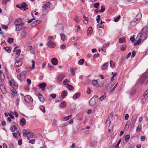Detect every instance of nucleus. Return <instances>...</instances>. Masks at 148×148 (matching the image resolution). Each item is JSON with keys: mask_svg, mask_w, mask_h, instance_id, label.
<instances>
[{"mask_svg": "<svg viewBox=\"0 0 148 148\" xmlns=\"http://www.w3.org/2000/svg\"><path fill=\"white\" fill-rule=\"evenodd\" d=\"M148 36V31H147V27L144 26L142 29V31L141 33L138 35V36L142 38L143 39H145Z\"/></svg>", "mask_w": 148, "mask_h": 148, "instance_id": "obj_1", "label": "nucleus"}, {"mask_svg": "<svg viewBox=\"0 0 148 148\" xmlns=\"http://www.w3.org/2000/svg\"><path fill=\"white\" fill-rule=\"evenodd\" d=\"M51 3L48 2H45L43 3V5L42 6V12H48L50 10V6Z\"/></svg>", "mask_w": 148, "mask_h": 148, "instance_id": "obj_2", "label": "nucleus"}, {"mask_svg": "<svg viewBox=\"0 0 148 148\" xmlns=\"http://www.w3.org/2000/svg\"><path fill=\"white\" fill-rule=\"evenodd\" d=\"M16 7L23 11L28 9L27 4L25 2L23 3L21 5H17Z\"/></svg>", "mask_w": 148, "mask_h": 148, "instance_id": "obj_3", "label": "nucleus"}, {"mask_svg": "<svg viewBox=\"0 0 148 148\" xmlns=\"http://www.w3.org/2000/svg\"><path fill=\"white\" fill-rule=\"evenodd\" d=\"M24 100L27 103H31L32 102L33 100L31 97L29 95H27L24 97Z\"/></svg>", "mask_w": 148, "mask_h": 148, "instance_id": "obj_4", "label": "nucleus"}, {"mask_svg": "<svg viewBox=\"0 0 148 148\" xmlns=\"http://www.w3.org/2000/svg\"><path fill=\"white\" fill-rule=\"evenodd\" d=\"M24 25V23H21L20 24H17V25H15L16 30V31H20L22 29H24L25 28V27H24L23 26Z\"/></svg>", "mask_w": 148, "mask_h": 148, "instance_id": "obj_5", "label": "nucleus"}, {"mask_svg": "<svg viewBox=\"0 0 148 148\" xmlns=\"http://www.w3.org/2000/svg\"><path fill=\"white\" fill-rule=\"evenodd\" d=\"M137 116L136 115H134L133 116L132 120H131L130 126L131 127H133L136 122L137 118Z\"/></svg>", "mask_w": 148, "mask_h": 148, "instance_id": "obj_6", "label": "nucleus"}, {"mask_svg": "<svg viewBox=\"0 0 148 148\" xmlns=\"http://www.w3.org/2000/svg\"><path fill=\"white\" fill-rule=\"evenodd\" d=\"M148 77V73H144L140 79V82L142 83Z\"/></svg>", "mask_w": 148, "mask_h": 148, "instance_id": "obj_7", "label": "nucleus"}, {"mask_svg": "<svg viewBox=\"0 0 148 148\" xmlns=\"http://www.w3.org/2000/svg\"><path fill=\"white\" fill-rule=\"evenodd\" d=\"M65 77L64 75L63 74H60L58 75L57 77L58 81L60 82H61L64 78Z\"/></svg>", "mask_w": 148, "mask_h": 148, "instance_id": "obj_8", "label": "nucleus"}, {"mask_svg": "<svg viewBox=\"0 0 148 148\" xmlns=\"http://www.w3.org/2000/svg\"><path fill=\"white\" fill-rule=\"evenodd\" d=\"M46 86L47 84L46 83L42 82L39 84L38 85V86L42 90H45Z\"/></svg>", "mask_w": 148, "mask_h": 148, "instance_id": "obj_9", "label": "nucleus"}, {"mask_svg": "<svg viewBox=\"0 0 148 148\" xmlns=\"http://www.w3.org/2000/svg\"><path fill=\"white\" fill-rule=\"evenodd\" d=\"M10 85L13 88L17 89L18 88V84L17 83L14 81H12V82L10 81L9 82Z\"/></svg>", "mask_w": 148, "mask_h": 148, "instance_id": "obj_10", "label": "nucleus"}, {"mask_svg": "<svg viewBox=\"0 0 148 148\" xmlns=\"http://www.w3.org/2000/svg\"><path fill=\"white\" fill-rule=\"evenodd\" d=\"M96 101L95 100L94 98L92 97L90 100L89 103L90 106H93L96 104Z\"/></svg>", "mask_w": 148, "mask_h": 148, "instance_id": "obj_11", "label": "nucleus"}, {"mask_svg": "<svg viewBox=\"0 0 148 148\" xmlns=\"http://www.w3.org/2000/svg\"><path fill=\"white\" fill-rule=\"evenodd\" d=\"M47 46L50 48H53L55 46L54 43L52 41H49L47 44Z\"/></svg>", "mask_w": 148, "mask_h": 148, "instance_id": "obj_12", "label": "nucleus"}, {"mask_svg": "<svg viewBox=\"0 0 148 148\" xmlns=\"http://www.w3.org/2000/svg\"><path fill=\"white\" fill-rule=\"evenodd\" d=\"M51 62L52 64L54 65H57L58 63V60L57 59V58H55L52 59Z\"/></svg>", "mask_w": 148, "mask_h": 148, "instance_id": "obj_13", "label": "nucleus"}, {"mask_svg": "<svg viewBox=\"0 0 148 148\" xmlns=\"http://www.w3.org/2000/svg\"><path fill=\"white\" fill-rule=\"evenodd\" d=\"M40 22V20H37L32 22V25L33 27H35L38 25Z\"/></svg>", "mask_w": 148, "mask_h": 148, "instance_id": "obj_14", "label": "nucleus"}, {"mask_svg": "<svg viewBox=\"0 0 148 148\" xmlns=\"http://www.w3.org/2000/svg\"><path fill=\"white\" fill-rule=\"evenodd\" d=\"M39 99L42 102H43L44 101V98L43 96L40 93H37Z\"/></svg>", "mask_w": 148, "mask_h": 148, "instance_id": "obj_15", "label": "nucleus"}, {"mask_svg": "<svg viewBox=\"0 0 148 148\" xmlns=\"http://www.w3.org/2000/svg\"><path fill=\"white\" fill-rule=\"evenodd\" d=\"M84 18L83 23L86 24H87L88 23V17H86L85 15H83Z\"/></svg>", "mask_w": 148, "mask_h": 148, "instance_id": "obj_16", "label": "nucleus"}, {"mask_svg": "<svg viewBox=\"0 0 148 148\" xmlns=\"http://www.w3.org/2000/svg\"><path fill=\"white\" fill-rule=\"evenodd\" d=\"M141 14L138 13L136 15L135 19L138 21V22H139L141 18Z\"/></svg>", "mask_w": 148, "mask_h": 148, "instance_id": "obj_17", "label": "nucleus"}, {"mask_svg": "<svg viewBox=\"0 0 148 148\" xmlns=\"http://www.w3.org/2000/svg\"><path fill=\"white\" fill-rule=\"evenodd\" d=\"M80 92H77L75 93L73 96V98L74 100H75L78 98L80 97Z\"/></svg>", "mask_w": 148, "mask_h": 148, "instance_id": "obj_18", "label": "nucleus"}, {"mask_svg": "<svg viewBox=\"0 0 148 148\" xmlns=\"http://www.w3.org/2000/svg\"><path fill=\"white\" fill-rule=\"evenodd\" d=\"M20 123L21 125L22 126L25 125L26 124L25 119L24 118H22L20 121Z\"/></svg>", "mask_w": 148, "mask_h": 148, "instance_id": "obj_19", "label": "nucleus"}, {"mask_svg": "<svg viewBox=\"0 0 148 148\" xmlns=\"http://www.w3.org/2000/svg\"><path fill=\"white\" fill-rule=\"evenodd\" d=\"M139 22H138V21L134 18L131 23L130 25L132 26H134L137 24Z\"/></svg>", "mask_w": 148, "mask_h": 148, "instance_id": "obj_20", "label": "nucleus"}, {"mask_svg": "<svg viewBox=\"0 0 148 148\" xmlns=\"http://www.w3.org/2000/svg\"><path fill=\"white\" fill-rule=\"evenodd\" d=\"M22 64V62L21 61H19L16 62L15 64V66L17 67L21 66Z\"/></svg>", "mask_w": 148, "mask_h": 148, "instance_id": "obj_21", "label": "nucleus"}, {"mask_svg": "<svg viewBox=\"0 0 148 148\" xmlns=\"http://www.w3.org/2000/svg\"><path fill=\"white\" fill-rule=\"evenodd\" d=\"M62 98H64L66 97L67 95V92L65 90L63 91L61 94Z\"/></svg>", "mask_w": 148, "mask_h": 148, "instance_id": "obj_22", "label": "nucleus"}, {"mask_svg": "<svg viewBox=\"0 0 148 148\" xmlns=\"http://www.w3.org/2000/svg\"><path fill=\"white\" fill-rule=\"evenodd\" d=\"M108 62L104 63L102 65L101 69L103 70L106 69L108 66Z\"/></svg>", "mask_w": 148, "mask_h": 148, "instance_id": "obj_23", "label": "nucleus"}, {"mask_svg": "<svg viewBox=\"0 0 148 148\" xmlns=\"http://www.w3.org/2000/svg\"><path fill=\"white\" fill-rule=\"evenodd\" d=\"M92 32V28L91 27H89L87 30V35H89L91 34Z\"/></svg>", "mask_w": 148, "mask_h": 148, "instance_id": "obj_24", "label": "nucleus"}, {"mask_svg": "<svg viewBox=\"0 0 148 148\" xmlns=\"http://www.w3.org/2000/svg\"><path fill=\"white\" fill-rule=\"evenodd\" d=\"M97 145V141L95 140L92 141L90 144V146L92 147H95Z\"/></svg>", "mask_w": 148, "mask_h": 148, "instance_id": "obj_25", "label": "nucleus"}, {"mask_svg": "<svg viewBox=\"0 0 148 148\" xmlns=\"http://www.w3.org/2000/svg\"><path fill=\"white\" fill-rule=\"evenodd\" d=\"M22 22L21 19H19L16 20L14 22V24L15 25V26L17 25L20 24L21 23H23Z\"/></svg>", "mask_w": 148, "mask_h": 148, "instance_id": "obj_26", "label": "nucleus"}, {"mask_svg": "<svg viewBox=\"0 0 148 148\" xmlns=\"http://www.w3.org/2000/svg\"><path fill=\"white\" fill-rule=\"evenodd\" d=\"M66 88L69 90H73L74 89V88L73 87L72 85L69 84H66Z\"/></svg>", "mask_w": 148, "mask_h": 148, "instance_id": "obj_27", "label": "nucleus"}, {"mask_svg": "<svg viewBox=\"0 0 148 148\" xmlns=\"http://www.w3.org/2000/svg\"><path fill=\"white\" fill-rule=\"evenodd\" d=\"M141 40L142 39H141V38H140L138 40H137L136 42H135L134 43V45L135 46H136L138 45L140 43L141 41Z\"/></svg>", "mask_w": 148, "mask_h": 148, "instance_id": "obj_28", "label": "nucleus"}, {"mask_svg": "<svg viewBox=\"0 0 148 148\" xmlns=\"http://www.w3.org/2000/svg\"><path fill=\"white\" fill-rule=\"evenodd\" d=\"M60 36L61 39L63 41H65L67 40V37L64 34H61Z\"/></svg>", "mask_w": 148, "mask_h": 148, "instance_id": "obj_29", "label": "nucleus"}, {"mask_svg": "<svg viewBox=\"0 0 148 148\" xmlns=\"http://www.w3.org/2000/svg\"><path fill=\"white\" fill-rule=\"evenodd\" d=\"M0 75L1 78L0 79V83H1L4 80L5 78V76L3 73L2 74Z\"/></svg>", "mask_w": 148, "mask_h": 148, "instance_id": "obj_30", "label": "nucleus"}, {"mask_svg": "<svg viewBox=\"0 0 148 148\" xmlns=\"http://www.w3.org/2000/svg\"><path fill=\"white\" fill-rule=\"evenodd\" d=\"M1 89L2 92L3 94H5L6 93V91L5 88L4 86H2L1 87Z\"/></svg>", "mask_w": 148, "mask_h": 148, "instance_id": "obj_31", "label": "nucleus"}, {"mask_svg": "<svg viewBox=\"0 0 148 148\" xmlns=\"http://www.w3.org/2000/svg\"><path fill=\"white\" fill-rule=\"evenodd\" d=\"M29 132H27L25 130H23V136H25V137H27V135L29 134Z\"/></svg>", "mask_w": 148, "mask_h": 148, "instance_id": "obj_32", "label": "nucleus"}, {"mask_svg": "<svg viewBox=\"0 0 148 148\" xmlns=\"http://www.w3.org/2000/svg\"><path fill=\"white\" fill-rule=\"evenodd\" d=\"M142 129V126L141 124H139L137 127L136 129V132H139Z\"/></svg>", "mask_w": 148, "mask_h": 148, "instance_id": "obj_33", "label": "nucleus"}, {"mask_svg": "<svg viewBox=\"0 0 148 148\" xmlns=\"http://www.w3.org/2000/svg\"><path fill=\"white\" fill-rule=\"evenodd\" d=\"M21 34L22 37V38H24L26 36L27 33L25 31H22L21 32Z\"/></svg>", "mask_w": 148, "mask_h": 148, "instance_id": "obj_34", "label": "nucleus"}, {"mask_svg": "<svg viewBox=\"0 0 148 148\" xmlns=\"http://www.w3.org/2000/svg\"><path fill=\"white\" fill-rule=\"evenodd\" d=\"M74 20L76 22L78 23L79 22L80 20V18L78 16H76L74 19Z\"/></svg>", "mask_w": 148, "mask_h": 148, "instance_id": "obj_35", "label": "nucleus"}, {"mask_svg": "<svg viewBox=\"0 0 148 148\" xmlns=\"http://www.w3.org/2000/svg\"><path fill=\"white\" fill-rule=\"evenodd\" d=\"M66 105V102L64 101L62 102L60 104V107L61 108H64Z\"/></svg>", "mask_w": 148, "mask_h": 148, "instance_id": "obj_36", "label": "nucleus"}, {"mask_svg": "<svg viewBox=\"0 0 148 148\" xmlns=\"http://www.w3.org/2000/svg\"><path fill=\"white\" fill-rule=\"evenodd\" d=\"M71 115H69L66 116H64V121H66L69 120V119L71 118Z\"/></svg>", "mask_w": 148, "mask_h": 148, "instance_id": "obj_37", "label": "nucleus"}, {"mask_svg": "<svg viewBox=\"0 0 148 148\" xmlns=\"http://www.w3.org/2000/svg\"><path fill=\"white\" fill-rule=\"evenodd\" d=\"M106 124L107 125H108V126H109L110 124V121L109 120V117H108L107 119L106 120Z\"/></svg>", "mask_w": 148, "mask_h": 148, "instance_id": "obj_38", "label": "nucleus"}, {"mask_svg": "<svg viewBox=\"0 0 148 148\" xmlns=\"http://www.w3.org/2000/svg\"><path fill=\"white\" fill-rule=\"evenodd\" d=\"M126 48V46L125 45H122L121 47H120V49L122 51H124Z\"/></svg>", "mask_w": 148, "mask_h": 148, "instance_id": "obj_39", "label": "nucleus"}, {"mask_svg": "<svg viewBox=\"0 0 148 148\" xmlns=\"http://www.w3.org/2000/svg\"><path fill=\"white\" fill-rule=\"evenodd\" d=\"M40 110L43 112L45 113V107L43 106H40L39 108Z\"/></svg>", "mask_w": 148, "mask_h": 148, "instance_id": "obj_40", "label": "nucleus"}, {"mask_svg": "<svg viewBox=\"0 0 148 148\" xmlns=\"http://www.w3.org/2000/svg\"><path fill=\"white\" fill-rule=\"evenodd\" d=\"M28 134L29 135V136L31 138H35V135L34 134L32 133L31 132H29Z\"/></svg>", "mask_w": 148, "mask_h": 148, "instance_id": "obj_41", "label": "nucleus"}, {"mask_svg": "<svg viewBox=\"0 0 148 148\" xmlns=\"http://www.w3.org/2000/svg\"><path fill=\"white\" fill-rule=\"evenodd\" d=\"M110 66L111 67H113L115 66V63L112 61L111 60L110 62Z\"/></svg>", "mask_w": 148, "mask_h": 148, "instance_id": "obj_42", "label": "nucleus"}, {"mask_svg": "<svg viewBox=\"0 0 148 148\" xmlns=\"http://www.w3.org/2000/svg\"><path fill=\"white\" fill-rule=\"evenodd\" d=\"M84 59H81L78 62V64L79 65H81L83 64L84 62Z\"/></svg>", "mask_w": 148, "mask_h": 148, "instance_id": "obj_43", "label": "nucleus"}, {"mask_svg": "<svg viewBox=\"0 0 148 148\" xmlns=\"http://www.w3.org/2000/svg\"><path fill=\"white\" fill-rule=\"evenodd\" d=\"M147 99V97H144V98H143L141 100V103L142 104H144L145 101H146Z\"/></svg>", "mask_w": 148, "mask_h": 148, "instance_id": "obj_44", "label": "nucleus"}, {"mask_svg": "<svg viewBox=\"0 0 148 148\" xmlns=\"http://www.w3.org/2000/svg\"><path fill=\"white\" fill-rule=\"evenodd\" d=\"M16 89L13 88V89L12 90V92L14 94V95H12L13 97H14V95H16L17 94L16 91Z\"/></svg>", "mask_w": 148, "mask_h": 148, "instance_id": "obj_45", "label": "nucleus"}, {"mask_svg": "<svg viewBox=\"0 0 148 148\" xmlns=\"http://www.w3.org/2000/svg\"><path fill=\"white\" fill-rule=\"evenodd\" d=\"M17 129V127L15 126L11 127L10 130L12 132H14Z\"/></svg>", "mask_w": 148, "mask_h": 148, "instance_id": "obj_46", "label": "nucleus"}, {"mask_svg": "<svg viewBox=\"0 0 148 148\" xmlns=\"http://www.w3.org/2000/svg\"><path fill=\"white\" fill-rule=\"evenodd\" d=\"M14 39L13 38H8V42L9 43H12Z\"/></svg>", "mask_w": 148, "mask_h": 148, "instance_id": "obj_47", "label": "nucleus"}, {"mask_svg": "<svg viewBox=\"0 0 148 148\" xmlns=\"http://www.w3.org/2000/svg\"><path fill=\"white\" fill-rule=\"evenodd\" d=\"M125 41V39L124 38H121L119 39V42L123 43Z\"/></svg>", "mask_w": 148, "mask_h": 148, "instance_id": "obj_48", "label": "nucleus"}, {"mask_svg": "<svg viewBox=\"0 0 148 148\" xmlns=\"http://www.w3.org/2000/svg\"><path fill=\"white\" fill-rule=\"evenodd\" d=\"M101 9L99 10V12H100L102 13L105 11V8L103 5H102L101 7Z\"/></svg>", "mask_w": 148, "mask_h": 148, "instance_id": "obj_49", "label": "nucleus"}, {"mask_svg": "<svg viewBox=\"0 0 148 148\" xmlns=\"http://www.w3.org/2000/svg\"><path fill=\"white\" fill-rule=\"evenodd\" d=\"M69 83V81L67 79H65L63 82V84L64 85H66L67 84Z\"/></svg>", "mask_w": 148, "mask_h": 148, "instance_id": "obj_50", "label": "nucleus"}, {"mask_svg": "<svg viewBox=\"0 0 148 148\" xmlns=\"http://www.w3.org/2000/svg\"><path fill=\"white\" fill-rule=\"evenodd\" d=\"M4 49L8 53H10L11 51L9 47H4Z\"/></svg>", "mask_w": 148, "mask_h": 148, "instance_id": "obj_51", "label": "nucleus"}, {"mask_svg": "<svg viewBox=\"0 0 148 148\" xmlns=\"http://www.w3.org/2000/svg\"><path fill=\"white\" fill-rule=\"evenodd\" d=\"M120 16L119 15L118 17L116 18H114V21L115 22H118L119 20L120 19Z\"/></svg>", "mask_w": 148, "mask_h": 148, "instance_id": "obj_52", "label": "nucleus"}, {"mask_svg": "<svg viewBox=\"0 0 148 148\" xmlns=\"http://www.w3.org/2000/svg\"><path fill=\"white\" fill-rule=\"evenodd\" d=\"M130 137V135H127L125 137V140L126 142H127Z\"/></svg>", "mask_w": 148, "mask_h": 148, "instance_id": "obj_53", "label": "nucleus"}, {"mask_svg": "<svg viewBox=\"0 0 148 148\" xmlns=\"http://www.w3.org/2000/svg\"><path fill=\"white\" fill-rule=\"evenodd\" d=\"M129 127V124L128 123H126L125 125V128H124L125 130H128V129Z\"/></svg>", "mask_w": 148, "mask_h": 148, "instance_id": "obj_54", "label": "nucleus"}, {"mask_svg": "<svg viewBox=\"0 0 148 148\" xmlns=\"http://www.w3.org/2000/svg\"><path fill=\"white\" fill-rule=\"evenodd\" d=\"M106 97V96L103 95L100 97L99 99L101 101H102Z\"/></svg>", "mask_w": 148, "mask_h": 148, "instance_id": "obj_55", "label": "nucleus"}, {"mask_svg": "<svg viewBox=\"0 0 148 148\" xmlns=\"http://www.w3.org/2000/svg\"><path fill=\"white\" fill-rule=\"evenodd\" d=\"M100 4L98 3H95L93 5V6L94 7L96 8H98V6Z\"/></svg>", "mask_w": 148, "mask_h": 148, "instance_id": "obj_56", "label": "nucleus"}, {"mask_svg": "<svg viewBox=\"0 0 148 148\" xmlns=\"http://www.w3.org/2000/svg\"><path fill=\"white\" fill-rule=\"evenodd\" d=\"M35 140L34 139H33L32 140H30L29 141V143H30L32 144H34L35 143Z\"/></svg>", "mask_w": 148, "mask_h": 148, "instance_id": "obj_57", "label": "nucleus"}, {"mask_svg": "<svg viewBox=\"0 0 148 148\" xmlns=\"http://www.w3.org/2000/svg\"><path fill=\"white\" fill-rule=\"evenodd\" d=\"M32 66L31 69H34L35 67V62L34 60H33L32 61Z\"/></svg>", "mask_w": 148, "mask_h": 148, "instance_id": "obj_58", "label": "nucleus"}, {"mask_svg": "<svg viewBox=\"0 0 148 148\" xmlns=\"http://www.w3.org/2000/svg\"><path fill=\"white\" fill-rule=\"evenodd\" d=\"M100 15H98L97 16V18L96 19L97 22L98 23H99V20L100 19Z\"/></svg>", "mask_w": 148, "mask_h": 148, "instance_id": "obj_59", "label": "nucleus"}, {"mask_svg": "<svg viewBox=\"0 0 148 148\" xmlns=\"http://www.w3.org/2000/svg\"><path fill=\"white\" fill-rule=\"evenodd\" d=\"M110 43L109 42H107L103 45V48H106L109 45Z\"/></svg>", "mask_w": 148, "mask_h": 148, "instance_id": "obj_60", "label": "nucleus"}, {"mask_svg": "<svg viewBox=\"0 0 148 148\" xmlns=\"http://www.w3.org/2000/svg\"><path fill=\"white\" fill-rule=\"evenodd\" d=\"M70 71L71 72V73L73 75H75L74 73V71L73 68H71L70 69Z\"/></svg>", "mask_w": 148, "mask_h": 148, "instance_id": "obj_61", "label": "nucleus"}, {"mask_svg": "<svg viewBox=\"0 0 148 148\" xmlns=\"http://www.w3.org/2000/svg\"><path fill=\"white\" fill-rule=\"evenodd\" d=\"M104 83V82H102L100 84H97V86L98 87H102L103 86Z\"/></svg>", "mask_w": 148, "mask_h": 148, "instance_id": "obj_62", "label": "nucleus"}, {"mask_svg": "<svg viewBox=\"0 0 148 148\" xmlns=\"http://www.w3.org/2000/svg\"><path fill=\"white\" fill-rule=\"evenodd\" d=\"M10 0H3L2 1V3L4 4H5Z\"/></svg>", "mask_w": 148, "mask_h": 148, "instance_id": "obj_63", "label": "nucleus"}, {"mask_svg": "<svg viewBox=\"0 0 148 148\" xmlns=\"http://www.w3.org/2000/svg\"><path fill=\"white\" fill-rule=\"evenodd\" d=\"M97 84V81L96 80H95L92 81V84L94 85H96Z\"/></svg>", "mask_w": 148, "mask_h": 148, "instance_id": "obj_64", "label": "nucleus"}]
</instances>
